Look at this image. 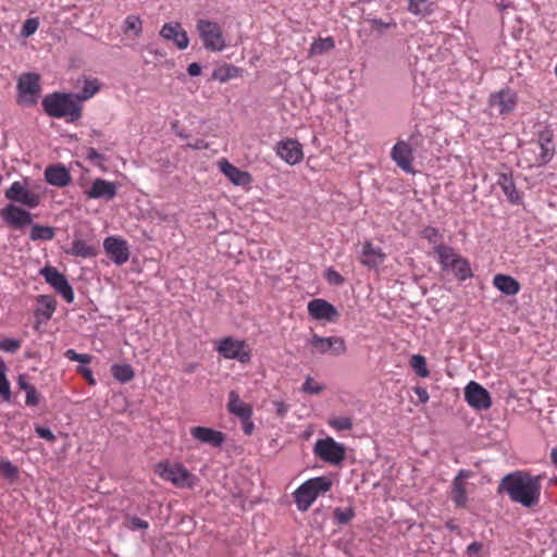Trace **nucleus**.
<instances>
[{
	"mask_svg": "<svg viewBox=\"0 0 557 557\" xmlns=\"http://www.w3.org/2000/svg\"><path fill=\"white\" fill-rule=\"evenodd\" d=\"M190 435L198 442L214 448L221 447L226 437L223 432L207 426H193Z\"/></svg>",
	"mask_w": 557,
	"mask_h": 557,
	"instance_id": "obj_21",
	"label": "nucleus"
},
{
	"mask_svg": "<svg viewBox=\"0 0 557 557\" xmlns=\"http://www.w3.org/2000/svg\"><path fill=\"white\" fill-rule=\"evenodd\" d=\"M227 410L239 419H247L248 417H252L253 413L252 407L243 401L236 391H231L228 394Z\"/></svg>",
	"mask_w": 557,
	"mask_h": 557,
	"instance_id": "obj_26",
	"label": "nucleus"
},
{
	"mask_svg": "<svg viewBox=\"0 0 557 557\" xmlns=\"http://www.w3.org/2000/svg\"><path fill=\"white\" fill-rule=\"evenodd\" d=\"M25 404L29 407H36L39 404V394L35 386L26 392Z\"/></svg>",
	"mask_w": 557,
	"mask_h": 557,
	"instance_id": "obj_50",
	"label": "nucleus"
},
{
	"mask_svg": "<svg viewBox=\"0 0 557 557\" xmlns=\"http://www.w3.org/2000/svg\"><path fill=\"white\" fill-rule=\"evenodd\" d=\"M537 146L541 150L540 161L547 163L554 156V147L552 143V136L548 133H541L537 141Z\"/></svg>",
	"mask_w": 557,
	"mask_h": 557,
	"instance_id": "obj_33",
	"label": "nucleus"
},
{
	"mask_svg": "<svg viewBox=\"0 0 557 557\" xmlns=\"http://www.w3.org/2000/svg\"><path fill=\"white\" fill-rule=\"evenodd\" d=\"M391 157L405 172L412 171V149L408 143L397 141L392 149Z\"/></svg>",
	"mask_w": 557,
	"mask_h": 557,
	"instance_id": "obj_23",
	"label": "nucleus"
},
{
	"mask_svg": "<svg viewBox=\"0 0 557 557\" xmlns=\"http://www.w3.org/2000/svg\"><path fill=\"white\" fill-rule=\"evenodd\" d=\"M541 488L540 478L523 471L505 475L499 484V490L506 492L512 502L528 508L537 505Z\"/></svg>",
	"mask_w": 557,
	"mask_h": 557,
	"instance_id": "obj_1",
	"label": "nucleus"
},
{
	"mask_svg": "<svg viewBox=\"0 0 557 557\" xmlns=\"http://www.w3.org/2000/svg\"><path fill=\"white\" fill-rule=\"evenodd\" d=\"M333 481L322 475L307 480L294 493L295 504L299 511H307L319 495L331 490Z\"/></svg>",
	"mask_w": 557,
	"mask_h": 557,
	"instance_id": "obj_5",
	"label": "nucleus"
},
{
	"mask_svg": "<svg viewBox=\"0 0 557 557\" xmlns=\"http://www.w3.org/2000/svg\"><path fill=\"white\" fill-rule=\"evenodd\" d=\"M326 280L330 283L336 284V285H341L344 282L343 276L332 268L327 269V271H326Z\"/></svg>",
	"mask_w": 557,
	"mask_h": 557,
	"instance_id": "obj_53",
	"label": "nucleus"
},
{
	"mask_svg": "<svg viewBox=\"0 0 557 557\" xmlns=\"http://www.w3.org/2000/svg\"><path fill=\"white\" fill-rule=\"evenodd\" d=\"M78 372L83 374V376L89 382V384H95V379L89 368L79 367Z\"/></svg>",
	"mask_w": 557,
	"mask_h": 557,
	"instance_id": "obj_59",
	"label": "nucleus"
},
{
	"mask_svg": "<svg viewBox=\"0 0 557 557\" xmlns=\"http://www.w3.org/2000/svg\"><path fill=\"white\" fill-rule=\"evenodd\" d=\"M99 89L100 83L97 78H86L82 91L75 96L79 102H83L94 97Z\"/></svg>",
	"mask_w": 557,
	"mask_h": 557,
	"instance_id": "obj_35",
	"label": "nucleus"
},
{
	"mask_svg": "<svg viewBox=\"0 0 557 557\" xmlns=\"http://www.w3.org/2000/svg\"><path fill=\"white\" fill-rule=\"evenodd\" d=\"M238 76H240V70L232 64L220 65L212 73V78L220 83H226Z\"/></svg>",
	"mask_w": 557,
	"mask_h": 557,
	"instance_id": "obj_32",
	"label": "nucleus"
},
{
	"mask_svg": "<svg viewBox=\"0 0 557 557\" xmlns=\"http://www.w3.org/2000/svg\"><path fill=\"white\" fill-rule=\"evenodd\" d=\"M307 344L311 347L313 354L331 355L334 357L342 356L347 351L346 342L341 336L323 337L317 333H312L307 339Z\"/></svg>",
	"mask_w": 557,
	"mask_h": 557,
	"instance_id": "obj_9",
	"label": "nucleus"
},
{
	"mask_svg": "<svg viewBox=\"0 0 557 557\" xmlns=\"http://www.w3.org/2000/svg\"><path fill=\"white\" fill-rule=\"evenodd\" d=\"M355 517V509L352 507H348L346 509L335 508L334 518L338 524H347Z\"/></svg>",
	"mask_w": 557,
	"mask_h": 557,
	"instance_id": "obj_43",
	"label": "nucleus"
},
{
	"mask_svg": "<svg viewBox=\"0 0 557 557\" xmlns=\"http://www.w3.org/2000/svg\"><path fill=\"white\" fill-rule=\"evenodd\" d=\"M90 136L91 137H100L101 136V132L97 131V129H92Z\"/></svg>",
	"mask_w": 557,
	"mask_h": 557,
	"instance_id": "obj_64",
	"label": "nucleus"
},
{
	"mask_svg": "<svg viewBox=\"0 0 557 557\" xmlns=\"http://www.w3.org/2000/svg\"><path fill=\"white\" fill-rule=\"evenodd\" d=\"M408 11L414 15H428L433 12L432 3L429 0H408Z\"/></svg>",
	"mask_w": 557,
	"mask_h": 557,
	"instance_id": "obj_38",
	"label": "nucleus"
},
{
	"mask_svg": "<svg viewBox=\"0 0 557 557\" xmlns=\"http://www.w3.org/2000/svg\"><path fill=\"white\" fill-rule=\"evenodd\" d=\"M434 252L442 271L451 272L458 281H466L472 277L473 273L469 261L459 255L453 247L447 245L434 246Z\"/></svg>",
	"mask_w": 557,
	"mask_h": 557,
	"instance_id": "obj_3",
	"label": "nucleus"
},
{
	"mask_svg": "<svg viewBox=\"0 0 557 557\" xmlns=\"http://www.w3.org/2000/svg\"><path fill=\"white\" fill-rule=\"evenodd\" d=\"M18 89L22 94L37 96L40 91L39 77L36 74H24L18 81Z\"/></svg>",
	"mask_w": 557,
	"mask_h": 557,
	"instance_id": "obj_30",
	"label": "nucleus"
},
{
	"mask_svg": "<svg viewBox=\"0 0 557 557\" xmlns=\"http://www.w3.org/2000/svg\"><path fill=\"white\" fill-rule=\"evenodd\" d=\"M40 275L66 302H73L74 292L64 274L60 273L55 268L47 265L40 270Z\"/></svg>",
	"mask_w": 557,
	"mask_h": 557,
	"instance_id": "obj_11",
	"label": "nucleus"
},
{
	"mask_svg": "<svg viewBox=\"0 0 557 557\" xmlns=\"http://www.w3.org/2000/svg\"><path fill=\"white\" fill-rule=\"evenodd\" d=\"M275 150L276 154L290 165L299 163L304 158L302 147L295 139L281 140Z\"/></svg>",
	"mask_w": 557,
	"mask_h": 557,
	"instance_id": "obj_17",
	"label": "nucleus"
},
{
	"mask_svg": "<svg viewBox=\"0 0 557 557\" xmlns=\"http://www.w3.org/2000/svg\"><path fill=\"white\" fill-rule=\"evenodd\" d=\"M324 389V386L315 382L312 377H307L302 385V391L308 394H320Z\"/></svg>",
	"mask_w": 557,
	"mask_h": 557,
	"instance_id": "obj_47",
	"label": "nucleus"
},
{
	"mask_svg": "<svg viewBox=\"0 0 557 557\" xmlns=\"http://www.w3.org/2000/svg\"><path fill=\"white\" fill-rule=\"evenodd\" d=\"M0 216L8 224L9 227L14 230H22L32 224V213L24 208L9 203L0 210Z\"/></svg>",
	"mask_w": 557,
	"mask_h": 557,
	"instance_id": "obj_12",
	"label": "nucleus"
},
{
	"mask_svg": "<svg viewBox=\"0 0 557 557\" xmlns=\"http://www.w3.org/2000/svg\"><path fill=\"white\" fill-rule=\"evenodd\" d=\"M18 468L11 461L0 458V476L10 481H15L18 478Z\"/></svg>",
	"mask_w": 557,
	"mask_h": 557,
	"instance_id": "obj_42",
	"label": "nucleus"
},
{
	"mask_svg": "<svg viewBox=\"0 0 557 557\" xmlns=\"http://www.w3.org/2000/svg\"><path fill=\"white\" fill-rule=\"evenodd\" d=\"M335 48V41L332 37L319 38L310 47V55H321Z\"/></svg>",
	"mask_w": 557,
	"mask_h": 557,
	"instance_id": "obj_36",
	"label": "nucleus"
},
{
	"mask_svg": "<svg viewBox=\"0 0 557 557\" xmlns=\"http://www.w3.org/2000/svg\"><path fill=\"white\" fill-rule=\"evenodd\" d=\"M103 248L110 259L117 265L126 263L129 259V249L125 239L109 236L103 242Z\"/></svg>",
	"mask_w": 557,
	"mask_h": 557,
	"instance_id": "obj_14",
	"label": "nucleus"
},
{
	"mask_svg": "<svg viewBox=\"0 0 557 557\" xmlns=\"http://www.w3.org/2000/svg\"><path fill=\"white\" fill-rule=\"evenodd\" d=\"M218 168L236 186L245 187L252 182V176L249 172L240 170L225 158L218 161Z\"/></svg>",
	"mask_w": 557,
	"mask_h": 557,
	"instance_id": "obj_18",
	"label": "nucleus"
},
{
	"mask_svg": "<svg viewBox=\"0 0 557 557\" xmlns=\"http://www.w3.org/2000/svg\"><path fill=\"white\" fill-rule=\"evenodd\" d=\"M422 238L426 239L429 243L436 245H443L441 243L442 235L438 230L433 226H426L421 231Z\"/></svg>",
	"mask_w": 557,
	"mask_h": 557,
	"instance_id": "obj_45",
	"label": "nucleus"
},
{
	"mask_svg": "<svg viewBox=\"0 0 557 557\" xmlns=\"http://www.w3.org/2000/svg\"><path fill=\"white\" fill-rule=\"evenodd\" d=\"M0 396L3 401H10L12 396L10 382L5 375V364L2 359H0Z\"/></svg>",
	"mask_w": 557,
	"mask_h": 557,
	"instance_id": "obj_41",
	"label": "nucleus"
},
{
	"mask_svg": "<svg viewBox=\"0 0 557 557\" xmlns=\"http://www.w3.org/2000/svg\"><path fill=\"white\" fill-rule=\"evenodd\" d=\"M112 375L115 380L120 381L121 383L129 382L134 379V370L132 366L124 363V364H113L111 368Z\"/></svg>",
	"mask_w": 557,
	"mask_h": 557,
	"instance_id": "obj_37",
	"label": "nucleus"
},
{
	"mask_svg": "<svg viewBox=\"0 0 557 557\" xmlns=\"http://www.w3.org/2000/svg\"><path fill=\"white\" fill-rule=\"evenodd\" d=\"M497 184L500 186V188L503 189L507 199L511 203L517 205L520 202L521 196L516 188V184L513 182V177L511 174H507V173L499 174L498 178H497Z\"/></svg>",
	"mask_w": 557,
	"mask_h": 557,
	"instance_id": "obj_28",
	"label": "nucleus"
},
{
	"mask_svg": "<svg viewBox=\"0 0 557 557\" xmlns=\"http://www.w3.org/2000/svg\"><path fill=\"white\" fill-rule=\"evenodd\" d=\"M64 356L71 361H77L81 363H89L91 361L90 355L77 354L74 349L65 350Z\"/></svg>",
	"mask_w": 557,
	"mask_h": 557,
	"instance_id": "obj_49",
	"label": "nucleus"
},
{
	"mask_svg": "<svg viewBox=\"0 0 557 557\" xmlns=\"http://www.w3.org/2000/svg\"><path fill=\"white\" fill-rule=\"evenodd\" d=\"M156 473L176 487L190 488L195 484V476L182 463L161 461L156 466Z\"/></svg>",
	"mask_w": 557,
	"mask_h": 557,
	"instance_id": "obj_7",
	"label": "nucleus"
},
{
	"mask_svg": "<svg viewBox=\"0 0 557 557\" xmlns=\"http://www.w3.org/2000/svg\"><path fill=\"white\" fill-rule=\"evenodd\" d=\"M67 253L81 258H91L98 255V248L83 239H74Z\"/></svg>",
	"mask_w": 557,
	"mask_h": 557,
	"instance_id": "obj_29",
	"label": "nucleus"
},
{
	"mask_svg": "<svg viewBox=\"0 0 557 557\" xmlns=\"http://www.w3.org/2000/svg\"><path fill=\"white\" fill-rule=\"evenodd\" d=\"M38 302L41 305V308L38 312L44 315L46 320H50L53 312L55 311V299L52 296H39Z\"/></svg>",
	"mask_w": 557,
	"mask_h": 557,
	"instance_id": "obj_40",
	"label": "nucleus"
},
{
	"mask_svg": "<svg viewBox=\"0 0 557 557\" xmlns=\"http://www.w3.org/2000/svg\"><path fill=\"white\" fill-rule=\"evenodd\" d=\"M329 425L337 431H347L352 428V421L349 417H335L329 420Z\"/></svg>",
	"mask_w": 557,
	"mask_h": 557,
	"instance_id": "obj_44",
	"label": "nucleus"
},
{
	"mask_svg": "<svg viewBox=\"0 0 557 557\" xmlns=\"http://www.w3.org/2000/svg\"><path fill=\"white\" fill-rule=\"evenodd\" d=\"M240 421H242V426H243L244 433L246 435H251L255 430V424L251 420V417H248L247 419L242 418Z\"/></svg>",
	"mask_w": 557,
	"mask_h": 557,
	"instance_id": "obj_55",
	"label": "nucleus"
},
{
	"mask_svg": "<svg viewBox=\"0 0 557 557\" xmlns=\"http://www.w3.org/2000/svg\"><path fill=\"white\" fill-rule=\"evenodd\" d=\"M187 73L190 75V76H198L200 75L201 73V66L199 63H190L187 67Z\"/></svg>",
	"mask_w": 557,
	"mask_h": 557,
	"instance_id": "obj_60",
	"label": "nucleus"
},
{
	"mask_svg": "<svg viewBox=\"0 0 557 557\" xmlns=\"http://www.w3.org/2000/svg\"><path fill=\"white\" fill-rule=\"evenodd\" d=\"M471 476V471L459 470L451 482L450 498L456 507L463 508L468 502L466 480Z\"/></svg>",
	"mask_w": 557,
	"mask_h": 557,
	"instance_id": "obj_20",
	"label": "nucleus"
},
{
	"mask_svg": "<svg viewBox=\"0 0 557 557\" xmlns=\"http://www.w3.org/2000/svg\"><path fill=\"white\" fill-rule=\"evenodd\" d=\"M86 157L90 161H102L104 160L103 156L99 153L95 148L89 147L86 151Z\"/></svg>",
	"mask_w": 557,
	"mask_h": 557,
	"instance_id": "obj_58",
	"label": "nucleus"
},
{
	"mask_svg": "<svg viewBox=\"0 0 557 557\" xmlns=\"http://www.w3.org/2000/svg\"><path fill=\"white\" fill-rule=\"evenodd\" d=\"M550 459H552V462L557 467V447L552 449Z\"/></svg>",
	"mask_w": 557,
	"mask_h": 557,
	"instance_id": "obj_63",
	"label": "nucleus"
},
{
	"mask_svg": "<svg viewBox=\"0 0 557 557\" xmlns=\"http://www.w3.org/2000/svg\"><path fill=\"white\" fill-rule=\"evenodd\" d=\"M116 184L104 178H96L84 194L89 199L112 200L116 196Z\"/></svg>",
	"mask_w": 557,
	"mask_h": 557,
	"instance_id": "obj_19",
	"label": "nucleus"
},
{
	"mask_svg": "<svg viewBox=\"0 0 557 557\" xmlns=\"http://www.w3.org/2000/svg\"><path fill=\"white\" fill-rule=\"evenodd\" d=\"M465 398L472 408L478 410L488 409L492 406L490 393L474 381L466 386Z\"/></svg>",
	"mask_w": 557,
	"mask_h": 557,
	"instance_id": "obj_13",
	"label": "nucleus"
},
{
	"mask_svg": "<svg viewBox=\"0 0 557 557\" xmlns=\"http://www.w3.org/2000/svg\"><path fill=\"white\" fill-rule=\"evenodd\" d=\"M196 29L206 50L218 52L226 47L223 30L219 23L207 18H199Z\"/></svg>",
	"mask_w": 557,
	"mask_h": 557,
	"instance_id": "obj_6",
	"label": "nucleus"
},
{
	"mask_svg": "<svg viewBox=\"0 0 557 557\" xmlns=\"http://www.w3.org/2000/svg\"><path fill=\"white\" fill-rule=\"evenodd\" d=\"M414 393L421 404L429 401L430 396L425 387L418 386L414 388Z\"/></svg>",
	"mask_w": 557,
	"mask_h": 557,
	"instance_id": "obj_57",
	"label": "nucleus"
},
{
	"mask_svg": "<svg viewBox=\"0 0 557 557\" xmlns=\"http://www.w3.org/2000/svg\"><path fill=\"white\" fill-rule=\"evenodd\" d=\"M17 385H18V388L20 389H23L25 391V393L27 391H29V388L34 387V385L29 384L26 380H25V376L24 375H20L18 379H17Z\"/></svg>",
	"mask_w": 557,
	"mask_h": 557,
	"instance_id": "obj_61",
	"label": "nucleus"
},
{
	"mask_svg": "<svg viewBox=\"0 0 557 557\" xmlns=\"http://www.w3.org/2000/svg\"><path fill=\"white\" fill-rule=\"evenodd\" d=\"M21 341L13 338H4L0 341V349L8 352H16L21 348Z\"/></svg>",
	"mask_w": 557,
	"mask_h": 557,
	"instance_id": "obj_48",
	"label": "nucleus"
},
{
	"mask_svg": "<svg viewBox=\"0 0 557 557\" xmlns=\"http://www.w3.org/2000/svg\"><path fill=\"white\" fill-rule=\"evenodd\" d=\"M273 405L275 407L276 414L280 418H284L285 414L288 412L289 407L283 400H275Z\"/></svg>",
	"mask_w": 557,
	"mask_h": 557,
	"instance_id": "obj_54",
	"label": "nucleus"
},
{
	"mask_svg": "<svg viewBox=\"0 0 557 557\" xmlns=\"http://www.w3.org/2000/svg\"><path fill=\"white\" fill-rule=\"evenodd\" d=\"M189 146L194 149H203V148L208 147V145L201 139H197L194 145H189Z\"/></svg>",
	"mask_w": 557,
	"mask_h": 557,
	"instance_id": "obj_62",
	"label": "nucleus"
},
{
	"mask_svg": "<svg viewBox=\"0 0 557 557\" xmlns=\"http://www.w3.org/2000/svg\"><path fill=\"white\" fill-rule=\"evenodd\" d=\"M4 196L12 202H18L28 209H35L41 203L45 190L41 184L30 185L29 178H25L23 182H13L4 190Z\"/></svg>",
	"mask_w": 557,
	"mask_h": 557,
	"instance_id": "obj_4",
	"label": "nucleus"
},
{
	"mask_svg": "<svg viewBox=\"0 0 557 557\" xmlns=\"http://www.w3.org/2000/svg\"><path fill=\"white\" fill-rule=\"evenodd\" d=\"M482 550V544L479 542H473L467 547V555L469 557H476Z\"/></svg>",
	"mask_w": 557,
	"mask_h": 557,
	"instance_id": "obj_56",
	"label": "nucleus"
},
{
	"mask_svg": "<svg viewBox=\"0 0 557 557\" xmlns=\"http://www.w3.org/2000/svg\"><path fill=\"white\" fill-rule=\"evenodd\" d=\"M35 432L40 438H44L50 443H53L55 441L54 434L48 428L37 425L35 428Z\"/></svg>",
	"mask_w": 557,
	"mask_h": 557,
	"instance_id": "obj_51",
	"label": "nucleus"
},
{
	"mask_svg": "<svg viewBox=\"0 0 557 557\" xmlns=\"http://www.w3.org/2000/svg\"><path fill=\"white\" fill-rule=\"evenodd\" d=\"M45 112L52 117L75 122L82 116V106L73 94L53 92L42 99Z\"/></svg>",
	"mask_w": 557,
	"mask_h": 557,
	"instance_id": "obj_2",
	"label": "nucleus"
},
{
	"mask_svg": "<svg viewBox=\"0 0 557 557\" xmlns=\"http://www.w3.org/2000/svg\"><path fill=\"white\" fill-rule=\"evenodd\" d=\"M386 255L380 247H374V245L367 240L363 243L360 262L372 269L376 268L385 261Z\"/></svg>",
	"mask_w": 557,
	"mask_h": 557,
	"instance_id": "obj_24",
	"label": "nucleus"
},
{
	"mask_svg": "<svg viewBox=\"0 0 557 557\" xmlns=\"http://www.w3.org/2000/svg\"><path fill=\"white\" fill-rule=\"evenodd\" d=\"M493 285L507 296L517 295L520 292L519 282L510 275L497 274L493 278Z\"/></svg>",
	"mask_w": 557,
	"mask_h": 557,
	"instance_id": "obj_27",
	"label": "nucleus"
},
{
	"mask_svg": "<svg viewBox=\"0 0 557 557\" xmlns=\"http://www.w3.org/2000/svg\"><path fill=\"white\" fill-rule=\"evenodd\" d=\"M160 36L165 40H171L180 49L184 50L189 45L187 33L183 29L180 23H165L161 30Z\"/></svg>",
	"mask_w": 557,
	"mask_h": 557,
	"instance_id": "obj_22",
	"label": "nucleus"
},
{
	"mask_svg": "<svg viewBox=\"0 0 557 557\" xmlns=\"http://www.w3.org/2000/svg\"><path fill=\"white\" fill-rule=\"evenodd\" d=\"M124 35H133L138 38L143 33V20L137 14H129L125 17L122 25Z\"/></svg>",
	"mask_w": 557,
	"mask_h": 557,
	"instance_id": "obj_31",
	"label": "nucleus"
},
{
	"mask_svg": "<svg viewBox=\"0 0 557 557\" xmlns=\"http://www.w3.org/2000/svg\"><path fill=\"white\" fill-rule=\"evenodd\" d=\"M313 453L321 460L332 465H341L346 457L344 445L337 443L332 437L318 440L314 444Z\"/></svg>",
	"mask_w": 557,
	"mask_h": 557,
	"instance_id": "obj_10",
	"label": "nucleus"
},
{
	"mask_svg": "<svg viewBox=\"0 0 557 557\" xmlns=\"http://www.w3.org/2000/svg\"><path fill=\"white\" fill-rule=\"evenodd\" d=\"M215 350L225 359H234L240 363H248L251 359V351L245 341L225 336L215 342Z\"/></svg>",
	"mask_w": 557,
	"mask_h": 557,
	"instance_id": "obj_8",
	"label": "nucleus"
},
{
	"mask_svg": "<svg viewBox=\"0 0 557 557\" xmlns=\"http://www.w3.org/2000/svg\"><path fill=\"white\" fill-rule=\"evenodd\" d=\"M46 181L57 187H65L72 182V176L62 164L49 165L45 170Z\"/></svg>",
	"mask_w": 557,
	"mask_h": 557,
	"instance_id": "obj_25",
	"label": "nucleus"
},
{
	"mask_svg": "<svg viewBox=\"0 0 557 557\" xmlns=\"http://www.w3.org/2000/svg\"><path fill=\"white\" fill-rule=\"evenodd\" d=\"M38 26H39V22L37 18H27L22 26V30H21L22 36L23 37L32 36L38 29Z\"/></svg>",
	"mask_w": 557,
	"mask_h": 557,
	"instance_id": "obj_46",
	"label": "nucleus"
},
{
	"mask_svg": "<svg viewBox=\"0 0 557 557\" xmlns=\"http://www.w3.org/2000/svg\"><path fill=\"white\" fill-rule=\"evenodd\" d=\"M517 102V92L510 88L502 89L490 97L491 107L496 108L500 115L511 113L516 109Z\"/></svg>",
	"mask_w": 557,
	"mask_h": 557,
	"instance_id": "obj_15",
	"label": "nucleus"
},
{
	"mask_svg": "<svg viewBox=\"0 0 557 557\" xmlns=\"http://www.w3.org/2000/svg\"><path fill=\"white\" fill-rule=\"evenodd\" d=\"M409 364L418 376L428 377L430 375L426 360L422 355H412Z\"/></svg>",
	"mask_w": 557,
	"mask_h": 557,
	"instance_id": "obj_39",
	"label": "nucleus"
},
{
	"mask_svg": "<svg viewBox=\"0 0 557 557\" xmlns=\"http://www.w3.org/2000/svg\"><path fill=\"white\" fill-rule=\"evenodd\" d=\"M126 519L131 522V528L133 530H136V529L146 530L149 528V523L146 520H143L136 516H127Z\"/></svg>",
	"mask_w": 557,
	"mask_h": 557,
	"instance_id": "obj_52",
	"label": "nucleus"
},
{
	"mask_svg": "<svg viewBox=\"0 0 557 557\" xmlns=\"http://www.w3.org/2000/svg\"><path fill=\"white\" fill-rule=\"evenodd\" d=\"M307 308L309 315L313 320L336 322L339 317L337 309L332 304L321 298L309 301Z\"/></svg>",
	"mask_w": 557,
	"mask_h": 557,
	"instance_id": "obj_16",
	"label": "nucleus"
},
{
	"mask_svg": "<svg viewBox=\"0 0 557 557\" xmlns=\"http://www.w3.org/2000/svg\"><path fill=\"white\" fill-rule=\"evenodd\" d=\"M55 236V231L52 226L34 224L29 232V238L36 240H51Z\"/></svg>",
	"mask_w": 557,
	"mask_h": 557,
	"instance_id": "obj_34",
	"label": "nucleus"
}]
</instances>
